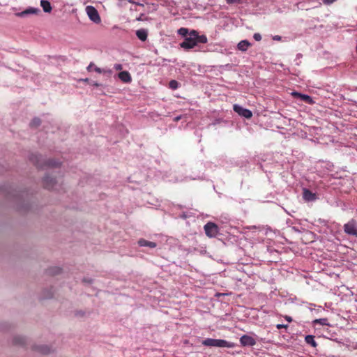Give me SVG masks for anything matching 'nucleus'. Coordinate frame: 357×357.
Returning a JSON list of instances; mask_svg holds the SVG:
<instances>
[{
    "label": "nucleus",
    "instance_id": "22",
    "mask_svg": "<svg viewBox=\"0 0 357 357\" xmlns=\"http://www.w3.org/2000/svg\"><path fill=\"white\" fill-rule=\"evenodd\" d=\"M60 272H61V268H58V267L51 268L48 270V273L50 275H52L59 274Z\"/></svg>",
    "mask_w": 357,
    "mask_h": 357
},
{
    "label": "nucleus",
    "instance_id": "16",
    "mask_svg": "<svg viewBox=\"0 0 357 357\" xmlns=\"http://www.w3.org/2000/svg\"><path fill=\"white\" fill-rule=\"evenodd\" d=\"M250 46H251V44L249 41L243 40L238 43L237 47L239 50L244 52L246 51Z\"/></svg>",
    "mask_w": 357,
    "mask_h": 357
},
{
    "label": "nucleus",
    "instance_id": "35",
    "mask_svg": "<svg viewBox=\"0 0 357 357\" xmlns=\"http://www.w3.org/2000/svg\"><path fill=\"white\" fill-rule=\"evenodd\" d=\"M274 40H280L281 39V37L279 36H275L274 38H273Z\"/></svg>",
    "mask_w": 357,
    "mask_h": 357
},
{
    "label": "nucleus",
    "instance_id": "33",
    "mask_svg": "<svg viewBox=\"0 0 357 357\" xmlns=\"http://www.w3.org/2000/svg\"><path fill=\"white\" fill-rule=\"evenodd\" d=\"M94 67V63H91L88 67H87V70L88 71H91L93 70V68Z\"/></svg>",
    "mask_w": 357,
    "mask_h": 357
},
{
    "label": "nucleus",
    "instance_id": "24",
    "mask_svg": "<svg viewBox=\"0 0 357 357\" xmlns=\"http://www.w3.org/2000/svg\"><path fill=\"white\" fill-rule=\"evenodd\" d=\"M178 33L183 37H188L187 35L188 34V29L187 28H180L178 30Z\"/></svg>",
    "mask_w": 357,
    "mask_h": 357
},
{
    "label": "nucleus",
    "instance_id": "28",
    "mask_svg": "<svg viewBox=\"0 0 357 357\" xmlns=\"http://www.w3.org/2000/svg\"><path fill=\"white\" fill-rule=\"evenodd\" d=\"M228 4L240 3L242 0H225Z\"/></svg>",
    "mask_w": 357,
    "mask_h": 357
},
{
    "label": "nucleus",
    "instance_id": "12",
    "mask_svg": "<svg viewBox=\"0 0 357 357\" xmlns=\"http://www.w3.org/2000/svg\"><path fill=\"white\" fill-rule=\"evenodd\" d=\"M303 196L306 201H314L316 199V195L308 189H303Z\"/></svg>",
    "mask_w": 357,
    "mask_h": 357
},
{
    "label": "nucleus",
    "instance_id": "23",
    "mask_svg": "<svg viewBox=\"0 0 357 357\" xmlns=\"http://www.w3.org/2000/svg\"><path fill=\"white\" fill-rule=\"evenodd\" d=\"M59 164V162L57 161H55L54 160H48L47 161L45 162V165L46 166H48V167H56L58 166Z\"/></svg>",
    "mask_w": 357,
    "mask_h": 357
},
{
    "label": "nucleus",
    "instance_id": "27",
    "mask_svg": "<svg viewBox=\"0 0 357 357\" xmlns=\"http://www.w3.org/2000/svg\"><path fill=\"white\" fill-rule=\"evenodd\" d=\"M33 162L36 164V165L38 167H43V165L39 162V159L38 156H34V159L31 158Z\"/></svg>",
    "mask_w": 357,
    "mask_h": 357
},
{
    "label": "nucleus",
    "instance_id": "21",
    "mask_svg": "<svg viewBox=\"0 0 357 357\" xmlns=\"http://www.w3.org/2000/svg\"><path fill=\"white\" fill-rule=\"evenodd\" d=\"M314 322L315 324H319L322 326H328L329 325V324L328 322V319L326 318L316 319V320H314Z\"/></svg>",
    "mask_w": 357,
    "mask_h": 357
},
{
    "label": "nucleus",
    "instance_id": "1",
    "mask_svg": "<svg viewBox=\"0 0 357 357\" xmlns=\"http://www.w3.org/2000/svg\"><path fill=\"white\" fill-rule=\"evenodd\" d=\"M202 344L208 347L233 348L235 344L225 340L207 338L203 340Z\"/></svg>",
    "mask_w": 357,
    "mask_h": 357
},
{
    "label": "nucleus",
    "instance_id": "19",
    "mask_svg": "<svg viewBox=\"0 0 357 357\" xmlns=\"http://www.w3.org/2000/svg\"><path fill=\"white\" fill-rule=\"evenodd\" d=\"M38 349L40 353L44 354H47L50 352V348L45 345L39 347Z\"/></svg>",
    "mask_w": 357,
    "mask_h": 357
},
{
    "label": "nucleus",
    "instance_id": "29",
    "mask_svg": "<svg viewBox=\"0 0 357 357\" xmlns=\"http://www.w3.org/2000/svg\"><path fill=\"white\" fill-rule=\"evenodd\" d=\"M253 38L257 41H260L261 40V36L259 33H255L253 36Z\"/></svg>",
    "mask_w": 357,
    "mask_h": 357
},
{
    "label": "nucleus",
    "instance_id": "37",
    "mask_svg": "<svg viewBox=\"0 0 357 357\" xmlns=\"http://www.w3.org/2000/svg\"><path fill=\"white\" fill-rule=\"evenodd\" d=\"M83 82H88L89 80L88 78H86V79H82Z\"/></svg>",
    "mask_w": 357,
    "mask_h": 357
},
{
    "label": "nucleus",
    "instance_id": "8",
    "mask_svg": "<svg viewBox=\"0 0 357 357\" xmlns=\"http://www.w3.org/2000/svg\"><path fill=\"white\" fill-rule=\"evenodd\" d=\"M43 183L44 188L50 190L54 188L55 181L54 178L46 176L43 178Z\"/></svg>",
    "mask_w": 357,
    "mask_h": 357
},
{
    "label": "nucleus",
    "instance_id": "13",
    "mask_svg": "<svg viewBox=\"0 0 357 357\" xmlns=\"http://www.w3.org/2000/svg\"><path fill=\"white\" fill-rule=\"evenodd\" d=\"M136 36L140 40L145 41L147 39L148 31L145 29H138L136 31Z\"/></svg>",
    "mask_w": 357,
    "mask_h": 357
},
{
    "label": "nucleus",
    "instance_id": "9",
    "mask_svg": "<svg viewBox=\"0 0 357 357\" xmlns=\"http://www.w3.org/2000/svg\"><path fill=\"white\" fill-rule=\"evenodd\" d=\"M192 36L195 38L196 44L197 43H203L205 44L207 43L208 39L205 35H199V33L195 30H192Z\"/></svg>",
    "mask_w": 357,
    "mask_h": 357
},
{
    "label": "nucleus",
    "instance_id": "25",
    "mask_svg": "<svg viewBox=\"0 0 357 357\" xmlns=\"http://www.w3.org/2000/svg\"><path fill=\"white\" fill-rule=\"evenodd\" d=\"M93 70L98 73H108V74L111 75L112 73V71L111 70H102L98 67H94Z\"/></svg>",
    "mask_w": 357,
    "mask_h": 357
},
{
    "label": "nucleus",
    "instance_id": "17",
    "mask_svg": "<svg viewBox=\"0 0 357 357\" xmlns=\"http://www.w3.org/2000/svg\"><path fill=\"white\" fill-rule=\"evenodd\" d=\"M40 6L45 13H50L52 10V6L50 3L47 0H41Z\"/></svg>",
    "mask_w": 357,
    "mask_h": 357
},
{
    "label": "nucleus",
    "instance_id": "2",
    "mask_svg": "<svg viewBox=\"0 0 357 357\" xmlns=\"http://www.w3.org/2000/svg\"><path fill=\"white\" fill-rule=\"evenodd\" d=\"M344 231L349 235L357 237V222L351 219L344 225Z\"/></svg>",
    "mask_w": 357,
    "mask_h": 357
},
{
    "label": "nucleus",
    "instance_id": "32",
    "mask_svg": "<svg viewBox=\"0 0 357 357\" xmlns=\"http://www.w3.org/2000/svg\"><path fill=\"white\" fill-rule=\"evenodd\" d=\"M337 0H322L323 3L326 5H329L336 1Z\"/></svg>",
    "mask_w": 357,
    "mask_h": 357
},
{
    "label": "nucleus",
    "instance_id": "31",
    "mask_svg": "<svg viewBox=\"0 0 357 357\" xmlns=\"http://www.w3.org/2000/svg\"><path fill=\"white\" fill-rule=\"evenodd\" d=\"M114 68L116 70H121L122 68H123V66L121 64L116 63V64L114 65Z\"/></svg>",
    "mask_w": 357,
    "mask_h": 357
},
{
    "label": "nucleus",
    "instance_id": "3",
    "mask_svg": "<svg viewBox=\"0 0 357 357\" xmlns=\"http://www.w3.org/2000/svg\"><path fill=\"white\" fill-rule=\"evenodd\" d=\"M204 228L206 235L210 238L215 237L219 231L218 225L211 222L206 223Z\"/></svg>",
    "mask_w": 357,
    "mask_h": 357
},
{
    "label": "nucleus",
    "instance_id": "4",
    "mask_svg": "<svg viewBox=\"0 0 357 357\" xmlns=\"http://www.w3.org/2000/svg\"><path fill=\"white\" fill-rule=\"evenodd\" d=\"M86 10L89 19L91 21L97 24L101 22V19L98 14V12L93 6H88L86 8Z\"/></svg>",
    "mask_w": 357,
    "mask_h": 357
},
{
    "label": "nucleus",
    "instance_id": "14",
    "mask_svg": "<svg viewBox=\"0 0 357 357\" xmlns=\"http://www.w3.org/2000/svg\"><path fill=\"white\" fill-rule=\"evenodd\" d=\"M138 244L141 247L147 246V247H149L151 248H153L156 247V243L155 242L149 241H147L146 239H144V238H140L138 241Z\"/></svg>",
    "mask_w": 357,
    "mask_h": 357
},
{
    "label": "nucleus",
    "instance_id": "7",
    "mask_svg": "<svg viewBox=\"0 0 357 357\" xmlns=\"http://www.w3.org/2000/svg\"><path fill=\"white\" fill-rule=\"evenodd\" d=\"M240 342L243 346H254L256 344L255 340L247 335H244L240 338Z\"/></svg>",
    "mask_w": 357,
    "mask_h": 357
},
{
    "label": "nucleus",
    "instance_id": "18",
    "mask_svg": "<svg viewBox=\"0 0 357 357\" xmlns=\"http://www.w3.org/2000/svg\"><path fill=\"white\" fill-rule=\"evenodd\" d=\"M305 341L307 344L311 345L314 348L317 347L318 345L317 342L314 340V337L311 335H306L305 337Z\"/></svg>",
    "mask_w": 357,
    "mask_h": 357
},
{
    "label": "nucleus",
    "instance_id": "11",
    "mask_svg": "<svg viewBox=\"0 0 357 357\" xmlns=\"http://www.w3.org/2000/svg\"><path fill=\"white\" fill-rule=\"evenodd\" d=\"M39 13H40V10L38 8H29L22 12L17 13L16 15L19 17H25L27 15L38 14Z\"/></svg>",
    "mask_w": 357,
    "mask_h": 357
},
{
    "label": "nucleus",
    "instance_id": "20",
    "mask_svg": "<svg viewBox=\"0 0 357 357\" xmlns=\"http://www.w3.org/2000/svg\"><path fill=\"white\" fill-rule=\"evenodd\" d=\"M40 119L38 118H34L30 123V126L33 128H36L40 125Z\"/></svg>",
    "mask_w": 357,
    "mask_h": 357
},
{
    "label": "nucleus",
    "instance_id": "10",
    "mask_svg": "<svg viewBox=\"0 0 357 357\" xmlns=\"http://www.w3.org/2000/svg\"><path fill=\"white\" fill-rule=\"evenodd\" d=\"M118 77L124 83H130L132 81L131 75L128 71L120 72Z\"/></svg>",
    "mask_w": 357,
    "mask_h": 357
},
{
    "label": "nucleus",
    "instance_id": "30",
    "mask_svg": "<svg viewBox=\"0 0 357 357\" xmlns=\"http://www.w3.org/2000/svg\"><path fill=\"white\" fill-rule=\"evenodd\" d=\"M276 328H277L278 329H282V328H285V329H287V328H288V325H287V324H277V325H276Z\"/></svg>",
    "mask_w": 357,
    "mask_h": 357
},
{
    "label": "nucleus",
    "instance_id": "6",
    "mask_svg": "<svg viewBox=\"0 0 357 357\" xmlns=\"http://www.w3.org/2000/svg\"><path fill=\"white\" fill-rule=\"evenodd\" d=\"M233 108L234 110L240 116H242L246 119H250L252 116V113L250 110L245 109L240 105H234Z\"/></svg>",
    "mask_w": 357,
    "mask_h": 357
},
{
    "label": "nucleus",
    "instance_id": "5",
    "mask_svg": "<svg viewBox=\"0 0 357 357\" xmlns=\"http://www.w3.org/2000/svg\"><path fill=\"white\" fill-rule=\"evenodd\" d=\"M196 45L195 38L192 36V31L190 32L189 36L185 38L184 40L180 44V46L185 50L192 49Z\"/></svg>",
    "mask_w": 357,
    "mask_h": 357
},
{
    "label": "nucleus",
    "instance_id": "15",
    "mask_svg": "<svg viewBox=\"0 0 357 357\" xmlns=\"http://www.w3.org/2000/svg\"><path fill=\"white\" fill-rule=\"evenodd\" d=\"M293 96L294 97H299L302 100L307 102V103H312V98L307 95L301 94L298 92H293L292 93Z\"/></svg>",
    "mask_w": 357,
    "mask_h": 357
},
{
    "label": "nucleus",
    "instance_id": "26",
    "mask_svg": "<svg viewBox=\"0 0 357 357\" xmlns=\"http://www.w3.org/2000/svg\"><path fill=\"white\" fill-rule=\"evenodd\" d=\"M169 86L172 89H176L178 87V83L176 80H171L169 83Z\"/></svg>",
    "mask_w": 357,
    "mask_h": 357
},
{
    "label": "nucleus",
    "instance_id": "36",
    "mask_svg": "<svg viewBox=\"0 0 357 357\" xmlns=\"http://www.w3.org/2000/svg\"><path fill=\"white\" fill-rule=\"evenodd\" d=\"M91 84H92L93 86H100V84L98 83H97V82H93Z\"/></svg>",
    "mask_w": 357,
    "mask_h": 357
},
{
    "label": "nucleus",
    "instance_id": "34",
    "mask_svg": "<svg viewBox=\"0 0 357 357\" xmlns=\"http://www.w3.org/2000/svg\"><path fill=\"white\" fill-rule=\"evenodd\" d=\"M284 318L285 319V320H287L288 322H291L292 321V318L288 315H285L284 317Z\"/></svg>",
    "mask_w": 357,
    "mask_h": 357
}]
</instances>
